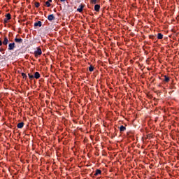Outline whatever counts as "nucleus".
I'll return each instance as SVG.
<instances>
[{"mask_svg": "<svg viewBox=\"0 0 179 179\" xmlns=\"http://www.w3.org/2000/svg\"><path fill=\"white\" fill-rule=\"evenodd\" d=\"M43 54V51H41V48H38L36 50L34 51L35 57H38V55H41Z\"/></svg>", "mask_w": 179, "mask_h": 179, "instance_id": "f257e3e1", "label": "nucleus"}, {"mask_svg": "<svg viewBox=\"0 0 179 179\" xmlns=\"http://www.w3.org/2000/svg\"><path fill=\"white\" fill-rule=\"evenodd\" d=\"M6 17L4 18V20H3V23L4 24L8 23V20H10L12 19V17H11L10 13L6 14Z\"/></svg>", "mask_w": 179, "mask_h": 179, "instance_id": "f03ea898", "label": "nucleus"}, {"mask_svg": "<svg viewBox=\"0 0 179 179\" xmlns=\"http://www.w3.org/2000/svg\"><path fill=\"white\" fill-rule=\"evenodd\" d=\"M15 50V43H9L8 44V50L13 51Z\"/></svg>", "mask_w": 179, "mask_h": 179, "instance_id": "7ed1b4c3", "label": "nucleus"}, {"mask_svg": "<svg viewBox=\"0 0 179 179\" xmlns=\"http://www.w3.org/2000/svg\"><path fill=\"white\" fill-rule=\"evenodd\" d=\"M85 8V6L83 4H80L79 6V8H77V12H80V13L83 12V8Z\"/></svg>", "mask_w": 179, "mask_h": 179, "instance_id": "20e7f679", "label": "nucleus"}, {"mask_svg": "<svg viewBox=\"0 0 179 179\" xmlns=\"http://www.w3.org/2000/svg\"><path fill=\"white\" fill-rule=\"evenodd\" d=\"M48 20H49V22H52V20H55V17L53 15V14L49 15L48 16Z\"/></svg>", "mask_w": 179, "mask_h": 179, "instance_id": "39448f33", "label": "nucleus"}, {"mask_svg": "<svg viewBox=\"0 0 179 179\" xmlns=\"http://www.w3.org/2000/svg\"><path fill=\"white\" fill-rule=\"evenodd\" d=\"M14 41L15 42V43H18V44H22V43H23V39H22V38H15V39H14Z\"/></svg>", "mask_w": 179, "mask_h": 179, "instance_id": "423d86ee", "label": "nucleus"}, {"mask_svg": "<svg viewBox=\"0 0 179 179\" xmlns=\"http://www.w3.org/2000/svg\"><path fill=\"white\" fill-rule=\"evenodd\" d=\"M41 26H42V22H41V21H38L37 22H35V23H34V27H41Z\"/></svg>", "mask_w": 179, "mask_h": 179, "instance_id": "0eeeda50", "label": "nucleus"}, {"mask_svg": "<svg viewBox=\"0 0 179 179\" xmlns=\"http://www.w3.org/2000/svg\"><path fill=\"white\" fill-rule=\"evenodd\" d=\"M8 43H9V40H8L6 36H4V40L3 41V45H8Z\"/></svg>", "mask_w": 179, "mask_h": 179, "instance_id": "6e6552de", "label": "nucleus"}, {"mask_svg": "<svg viewBox=\"0 0 179 179\" xmlns=\"http://www.w3.org/2000/svg\"><path fill=\"white\" fill-rule=\"evenodd\" d=\"M24 127V122H20L17 124V127L19 128L20 129H22Z\"/></svg>", "mask_w": 179, "mask_h": 179, "instance_id": "1a4fd4ad", "label": "nucleus"}, {"mask_svg": "<svg viewBox=\"0 0 179 179\" xmlns=\"http://www.w3.org/2000/svg\"><path fill=\"white\" fill-rule=\"evenodd\" d=\"M40 73L38 72H35L34 75V78H35V79H40Z\"/></svg>", "mask_w": 179, "mask_h": 179, "instance_id": "9d476101", "label": "nucleus"}, {"mask_svg": "<svg viewBox=\"0 0 179 179\" xmlns=\"http://www.w3.org/2000/svg\"><path fill=\"white\" fill-rule=\"evenodd\" d=\"M94 10H96V12H99L100 11V5L96 4L94 6Z\"/></svg>", "mask_w": 179, "mask_h": 179, "instance_id": "9b49d317", "label": "nucleus"}, {"mask_svg": "<svg viewBox=\"0 0 179 179\" xmlns=\"http://www.w3.org/2000/svg\"><path fill=\"white\" fill-rule=\"evenodd\" d=\"M99 174H101V170H100V169H96V170L95 171V173L94 174V176L95 177H96V176H99Z\"/></svg>", "mask_w": 179, "mask_h": 179, "instance_id": "f8f14e48", "label": "nucleus"}, {"mask_svg": "<svg viewBox=\"0 0 179 179\" xmlns=\"http://www.w3.org/2000/svg\"><path fill=\"white\" fill-rule=\"evenodd\" d=\"M51 2H52V0H48L45 2V5L48 8H50V6H51Z\"/></svg>", "mask_w": 179, "mask_h": 179, "instance_id": "ddd939ff", "label": "nucleus"}, {"mask_svg": "<svg viewBox=\"0 0 179 179\" xmlns=\"http://www.w3.org/2000/svg\"><path fill=\"white\" fill-rule=\"evenodd\" d=\"M127 130V127H124V126H120V132H124V131H126Z\"/></svg>", "mask_w": 179, "mask_h": 179, "instance_id": "4468645a", "label": "nucleus"}, {"mask_svg": "<svg viewBox=\"0 0 179 179\" xmlns=\"http://www.w3.org/2000/svg\"><path fill=\"white\" fill-rule=\"evenodd\" d=\"M157 38L158 40H162L163 38V34H162V33H159L157 34Z\"/></svg>", "mask_w": 179, "mask_h": 179, "instance_id": "2eb2a0df", "label": "nucleus"}, {"mask_svg": "<svg viewBox=\"0 0 179 179\" xmlns=\"http://www.w3.org/2000/svg\"><path fill=\"white\" fill-rule=\"evenodd\" d=\"M164 82H166V83H167V82H169L170 78L167 77V76H164Z\"/></svg>", "mask_w": 179, "mask_h": 179, "instance_id": "dca6fc26", "label": "nucleus"}, {"mask_svg": "<svg viewBox=\"0 0 179 179\" xmlns=\"http://www.w3.org/2000/svg\"><path fill=\"white\" fill-rule=\"evenodd\" d=\"M28 76H29V78L30 79V80H33V79H34V75L28 73Z\"/></svg>", "mask_w": 179, "mask_h": 179, "instance_id": "f3484780", "label": "nucleus"}, {"mask_svg": "<svg viewBox=\"0 0 179 179\" xmlns=\"http://www.w3.org/2000/svg\"><path fill=\"white\" fill-rule=\"evenodd\" d=\"M89 71L90 72H93V71H94V67L93 66H90L89 67Z\"/></svg>", "mask_w": 179, "mask_h": 179, "instance_id": "a211bd4d", "label": "nucleus"}, {"mask_svg": "<svg viewBox=\"0 0 179 179\" xmlns=\"http://www.w3.org/2000/svg\"><path fill=\"white\" fill-rule=\"evenodd\" d=\"M22 76L23 79H25V80H26V79H27V76L26 75V73H22Z\"/></svg>", "mask_w": 179, "mask_h": 179, "instance_id": "6ab92c4d", "label": "nucleus"}, {"mask_svg": "<svg viewBox=\"0 0 179 179\" xmlns=\"http://www.w3.org/2000/svg\"><path fill=\"white\" fill-rule=\"evenodd\" d=\"M91 3H92V5H96V3H97V0H91Z\"/></svg>", "mask_w": 179, "mask_h": 179, "instance_id": "aec40b11", "label": "nucleus"}, {"mask_svg": "<svg viewBox=\"0 0 179 179\" xmlns=\"http://www.w3.org/2000/svg\"><path fill=\"white\" fill-rule=\"evenodd\" d=\"M35 6H36V8H38L40 6V3L35 2Z\"/></svg>", "mask_w": 179, "mask_h": 179, "instance_id": "412c9836", "label": "nucleus"}, {"mask_svg": "<svg viewBox=\"0 0 179 179\" xmlns=\"http://www.w3.org/2000/svg\"><path fill=\"white\" fill-rule=\"evenodd\" d=\"M155 36H150V38H154Z\"/></svg>", "mask_w": 179, "mask_h": 179, "instance_id": "4be33fe9", "label": "nucleus"}, {"mask_svg": "<svg viewBox=\"0 0 179 179\" xmlns=\"http://www.w3.org/2000/svg\"><path fill=\"white\" fill-rule=\"evenodd\" d=\"M2 44H3V43L2 41L0 40V45H2Z\"/></svg>", "mask_w": 179, "mask_h": 179, "instance_id": "5701e85b", "label": "nucleus"}, {"mask_svg": "<svg viewBox=\"0 0 179 179\" xmlns=\"http://www.w3.org/2000/svg\"><path fill=\"white\" fill-rule=\"evenodd\" d=\"M60 2H65V0H60Z\"/></svg>", "mask_w": 179, "mask_h": 179, "instance_id": "b1692460", "label": "nucleus"}, {"mask_svg": "<svg viewBox=\"0 0 179 179\" xmlns=\"http://www.w3.org/2000/svg\"><path fill=\"white\" fill-rule=\"evenodd\" d=\"M1 51H3V49H1Z\"/></svg>", "mask_w": 179, "mask_h": 179, "instance_id": "393cba45", "label": "nucleus"}]
</instances>
